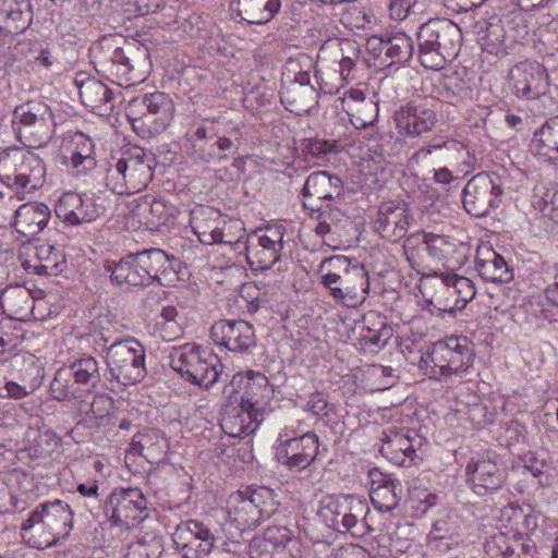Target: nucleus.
<instances>
[{"mask_svg": "<svg viewBox=\"0 0 558 558\" xmlns=\"http://www.w3.org/2000/svg\"><path fill=\"white\" fill-rule=\"evenodd\" d=\"M510 87L518 97L536 99L546 93L548 74L536 61H521L509 72Z\"/></svg>", "mask_w": 558, "mask_h": 558, "instance_id": "28", "label": "nucleus"}, {"mask_svg": "<svg viewBox=\"0 0 558 558\" xmlns=\"http://www.w3.org/2000/svg\"><path fill=\"white\" fill-rule=\"evenodd\" d=\"M303 204L314 201L335 202L343 197L344 186L338 175L329 174L327 171H316L311 173L301 191Z\"/></svg>", "mask_w": 558, "mask_h": 558, "instance_id": "34", "label": "nucleus"}, {"mask_svg": "<svg viewBox=\"0 0 558 558\" xmlns=\"http://www.w3.org/2000/svg\"><path fill=\"white\" fill-rule=\"evenodd\" d=\"M169 365L193 385L209 389L221 374L222 364L217 354L195 343L172 348Z\"/></svg>", "mask_w": 558, "mask_h": 558, "instance_id": "8", "label": "nucleus"}, {"mask_svg": "<svg viewBox=\"0 0 558 558\" xmlns=\"http://www.w3.org/2000/svg\"><path fill=\"white\" fill-rule=\"evenodd\" d=\"M126 114L137 134L150 137L162 133L171 124L175 107L169 95L155 92L131 99Z\"/></svg>", "mask_w": 558, "mask_h": 558, "instance_id": "9", "label": "nucleus"}, {"mask_svg": "<svg viewBox=\"0 0 558 558\" xmlns=\"http://www.w3.org/2000/svg\"><path fill=\"white\" fill-rule=\"evenodd\" d=\"M536 198L534 202L535 208L558 223V189H545L541 195H536Z\"/></svg>", "mask_w": 558, "mask_h": 558, "instance_id": "60", "label": "nucleus"}, {"mask_svg": "<svg viewBox=\"0 0 558 558\" xmlns=\"http://www.w3.org/2000/svg\"><path fill=\"white\" fill-rule=\"evenodd\" d=\"M465 475L471 489L482 497L501 489L507 480L502 459L492 450L473 457L465 466Z\"/></svg>", "mask_w": 558, "mask_h": 558, "instance_id": "19", "label": "nucleus"}, {"mask_svg": "<svg viewBox=\"0 0 558 558\" xmlns=\"http://www.w3.org/2000/svg\"><path fill=\"white\" fill-rule=\"evenodd\" d=\"M225 221L220 213L210 207H201L192 213L191 226L198 240L205 245L225 243L234 245V241L227 239L221 228Z\"/></svg>", "mask_w": 558, "mask_h": 558, "instance_id": "35", "label": "nucleus"}, {"mask_svg": "<svg viewBox=\"0 0 558 558\" xmlns=\"http://www.w3.org/2000/svg\"><path fill=\"white\" fill-rule=\"evenodd\" d=\"M222 395L230 403H240L244 409L264 420V412L274 396V389L268 378L253 371L246 375L235 374L228 385L225 386Z\"/></svg>", "mask_w": 558, "mask_h": 558, "instance_id": "16", "label": "nucleus"}, {"mask_svg": "<svg viewBox=\"0 0 558 558\" xmlns=\"http://www.w3.org/2000/svg\"><path fill=\"white\" fill-rule=\"evenodd\" d=\"M75 83L85 107L100 116H107L113 110V93L106 84L94 77L82 81L76 78Z\"/></svg>", "mask_w": 558, "mask_h": 558, "instance_id": "39", "label": "nucleus"}, {"mask_svg": "<svg viewBox=\"0 0 558 558\" xmlns=\"http://www.w3.org/2000/svg\"><path fill=\"white\" fill-rule=\"evenodd\" d=\"M421 292L430 306L429 312L441 318L445 314L454 317L476 294L471 279L453 272L427 278L421 286Z\"/></svg>", "mask_w": 558, "mask_h": 558, "instance_id": "5", "label": "nucleus"}, {"mask_svg": "<svg viewBox=\"0 0 558 558\" xmlns=\"http://www.w3.org/2000/svg\"><path fill=\"white\" fill-rule=\"evenodd\" d=\"M384 434L385 437L380 447L383 457L398 466H409L415 463L418 458L415 442L420 445L416 435L411 437V432L405 428H389Z\"/></svg>", "mask_w": 558, "mask_h": 558, "instance_id": "32", "label": "nucleus"}, {"mask_svg": "<svg viewBox=\"0 0 558 558\" xmlns=\"http://www.w3.org/2000/svg\"><path fill=\"white\" fill-rule=\"evenodd\" d=\"M32 0H0V32L19 35L33 22Z\"/></svg>", "mask_w": 558, "mask_h": 558, "instance_id": "36", "label": "nucleus"}, {"mask_svg": "<svg viewBox=\"0 0 558 558\" xmlns=\"http://www.w3.org/2000/svg\"><path fill=\"white\" fill-rule=\"evenodd\" d=\"M234 246L235 248L243 247L246 262L253 271L270 269L280 259L281 251L266 243H259L252 236H247L245 242L238 239L234 241Z\"/></svg>", "mask_w": 558, "mask_h": 558, "instance_id": "44", "label": "nucleus"}, {"mask_svg": "<svg viewBox=\"0 0 558 558\" xmlns=\"http://www.w3.org/2000/svg\"><path fill=\"white\" fill-rule=\"evenodd\" d=\"M362 340L365 344L383 348L392 336V328L387 325L384 317L369 313L364 317Z\"/></svg>", "mask_w": 558, "mask_h": 558, "instance_id": "55", "label": "nucleus"}, {"mask_svg": "<svg viewBox=\"0 0 558 558\" xmlns=\"http://www.w3.org/2000/svg\"><path fill=\"white\" fill-rule=\"evenodd\" d=\"M71 144V165L77 173H85L96 166L94 157V143L85 134L77 132L73 135Z\"/></svg>", "mask_w": 558, "mask_h": 558, "instance_id": "54", "label": "nucleus"}, {"mask_svg": "<svg viewBox=\"0 0 558 558\" xmlns=\"http://www.w3.org/2000/svg\"><path fill=\"white\" fill-rule=\"evenodd\" d=\"M50 209L44 203L23 204L15 211L13 226L27 240H32L48 223Z\"/></svg>", "mask_w": 558, "mask_h": 558, "instance_id": "40", "label": "nucleus"}, {"mask_svg": "<svg viewBox=\"0 0 558 558\" xmlns=\"http://www.w3.org/2000/svg\"><path fill=\"white\" fill-rule=\"evenodd\" d=\"M343 45L351 52L350 56H342L339 61V73L344 82L351 78V72L356 65V60L360 56V50L355 41H345Z\"/></svg>", "mask_w": 558, "mask_h": 558, "instance_id": "62", "label": "nucleus"}, {"mask_svg": "<svg viewBox=\"0 0 558 558\" xmlns=\"http://www.w3.org/2000/svg\"><path fill=\"white\" fill-rule=\"evenodd\" d=\"M416 37L421 64L426 69L440 70L458 56L462 32L452 21L436 19L424 23Z\"/></svg>", "mask_w": 558, "mask_h": 558, "instance_id": "4", "label": "nucleus"}, {"mask_svg": "<svg viewBox=\"0 0 558 558\" xmlns=\"http://www.w3.org/2000/svg\"><path fill=\"white\" fill-rule=\"evenodd\" d=\"M456 530L454 521L448 518H441L436 520L433 524L429 532V538L434 541L451 539L457 533Z\"/></svg>", "mask_w": 558, "mask_h": 558, "instance_id": "63", "label": "nucleus"}, {"mask_svg": "<svg viewBox=\"0 0 558 558\" xmlns=\"http://www.w3.org/2000/svg\"><path fill=\"white\" fill-rule=\"evenodd\" d=\"M349 116L355 129H366L378 118V104L371 98L362 99V101L350 107Z\"/></svg>", "mask_w": 558, "mask_h": 558, "instance_id": "58", "label": "nucleus"}, {"mask_svg": "<svg viewBox=\"0 0 558 558\" xmlns=\"http://www.w3.org/2000/svg\"><path fill=\"white\" fill-rule=\"evenodd\" d=\"M511 510L514 512L515 519H522V532L508 535L506 533H497L485 543V551L490 558H533L535 553V544L523 535L537 529V517L531 513L523 514L522 510Z\"/></svg>", "mask_w": 558, "mask_h": 558, "instance_id": "17", "label": "nucleus"}, {"mask_svg": "<svg viewBox=\"0 0 558 558\" xmlns=\"http://www.w3.org/2000/svg\"><path fill=\"white\" fill-rule=\"evenodd\" d=\"M253 414L252 411L244 409L240 403H238V407H232L231 404L222 415L220 422L221 429L231 437L250 435L263 422V418Z\"/></svg>", "mask_w": 558, "mask_h": 558, "instance_id": "43", "label": "nucleus"}, {"mask_svg": "<svg viewBox=\"0 0 558 558\" xmlns=\"http://www.w3.org/2000/svg\"><path fill=\"white\" fill-rule=\"evenodd\" d=\"M177 208L165 199L156 198L153 202L144 201L135 210V215L149 230H159L160 227L172 226Z\"/></svg>", "mask_w": 558, "mask_h": 558, "instance_id": "46", "label": "nucleus"}, {"mask_svg": "<svg viewBox=\"0 0 558 558\" xmlns=\"http://www.w3.org/2000/svg\"><path fill=\"white\" fill-rule=\"evenodd\" d=\"M475 268L478 275L490 282H509L513 279V271L505 258L492 247L480 248L475 257Z\"/></svg>", "mask_w": 558, "mask_h": 558, "instance_id": "41", "label": "nucleus"}, {"mask_svg": "<svg viewBox=\"0 0 558 558\" xmlns=\"http://www.w3.org/2000/svg\"><path fill=\"white\" fill-rule=\"evenodd\" d=\"M65 256L63 252L49 244L40 243L35 246V260H26L24 267L32 274L39 276H58L63 270Z\"/></svg>", "mask_w": 558, "mask_h": 558, "instance_id": "42", "label": "nucleus"}, {"mask_svg": "<svg viewBox=\"0 0 558 558\" xmlns=\"http://www.w3.org/2000/svg\"><path fill=\"white\" fill-rule=\"evenodd\" d=\"M504 189L496 173L480 172L473 175L463 189V206L474 217H484L497 208Z\"/></svg>", "mask_w": 558, "mask_h": 558, "instance_id": "20", "label": "nucleus"}, {"mask_svg": "<svg viewBox=\"0 0 558 558\" xmlns=\"http://www.w3.org/2000/svg\"><path fill=\"white\" fill-rule=\"evenodd\" d=\"M281 0H233L230 10L239 19L251 25H265L280 11Z\"/></svg>", "mask_w": 558, "mask_h": 558, "instance_id": "38", "label": "nucleus"}, {"mask_svg": "<svg viewBox=\"0 0 558 558\" xmlns=\"http://www.w3.org/2000/svg\"><path fill=\"white\" fill-rule=\"evenodd\" d=\"M314 66L313 59L300 54L289 61V71L294 73L293 80L284 83L281 89V101L291 106V111L308 110L317 102L316 88L311 83L310 70Z\"/></svg>", "mask_w": 558, "mask_h": 558, "instance_id": "21", "label": "nucleus"}, {"mask_svg": "<svg viewBox=\"0 0 558 558\" xmlns=\"http://www.w3.org/2000/svg\"><path fill=\"white\" fill-rule=\"evenodd\" d=\"M104 341L107 367L118 383L136 384L146 376L145 349L136 339H119L110 345L106 344V339Z\"/></svg>", "mask_w": 558, "mask_h": 558, "instance_id": "15", "label": "nucleus"}, {"mask_svg": "<svg viewBox=\"0 0 558 558\" xmlns=\"http://www.w3.org/2000/svg\"><path fill=\"white\" fill-rule=\"evenodd\" d=\"M304 209L308 211L312 219L317 221L315 232L319 235L332 233L335 232V228H339L348 221V217L344 213L331 205V203L315 206V204L311 202H305Z\"/></svg>", "mask_w": 558, "mask_h": 558, "instance_id": "50", "label": "nucleus"}, {"mask_svg": "<svg viewBox=\"0 0 558 558\" xmlns=\"http://www.w3.org/2000/svg\"><path fill=\"white\" fill-rule=\"evenodd\" d=\"M433 372L451 377L468 371L474 361V350L466 337H449L434 343L429 353Z\"/></svg>", "mask_w": 558, "mask_h": 558, "instance_id": "18", "label": "nucleus"}, {"mask_svg": "<svg viewBox=\"0 0 558 558\" xmlns=\"http://www.w3.org/2000/svg\"><path fill=\"white\" fill-rule=\"evenodd\" d=\"M104 268L110 274L111 282L120 288L149 286L137 252L128 254L118 263L107 262Z\"/></svg>", "mask_w": 558, "mask_h": 558, "instance_id": "37", "label": "nucleus"}, {"mask_svg": "<svg viewBox=\"0 0 558 558\" xmlns=\"http://www.w3.org/2000/svg\"><path fill=\"white\" fill-rule=\"evenodd\" d=\"M385 58L386 65L405 63L413 54V41L404 33H396L386 38Z\"/></svg>", "mask_w": 558, "mask_h": 558, "instance_id": "56", "label": "nucleus"}, {"mask_svg": "<svg viewBox=\"0 0 558 558\" xmlns=\"http://www.w3.org/2000/svg\"><path fill=\"white\" fill-rule=\"evenodd\" d=\"M284 233L286 228L282 225H272L266 227L262 234H253L251 236L257 239L259 243H266L279 251H282L284 245Z\"/></svg>", "mask_w": 558, "mask_h": 558, "instance_id": "61", "label": "nucleus"}, {"mask_svg": "<svg viewBox=\"0 0 558 558\" xmlns=\"http://www.w3.org/2000/svg\"><path fill=\"white\" fill-rule=\"evenodd\" d=\"M147 500L137 487L116 488L108 497L105 513L114 525H134L146 518Z\"/></svg>", "mask_w": 558, "mask_h": 558, "instance_id": "23", "label": "nucleus"}, {"mask_svg": "<svg viewBox=\"0 0 558 558\" xmlns=\"http://www.w3.org/2000/svg\"><path fill=\"white\" fill-rule=\"evenodd\" d=\"M89 408L95 417L104 418L113 408V400L107 393H98L93 397Z\"/></svg>", "mask_w": 558, "mask_h": 558, "instance_id": "64", "label": "nucleus"}, {"mask_svg": "<svg viewBox=\"0 0 558 558\" xmlns=\"http://www.w3.org/2000/svg\"><path fill=\"white\" fill-rule=\"evenodd\" d=\"M149 284L158 282L170 287L178 280L179 262L173 255H168L160 248H149L137 252Z\"/></svg>", "mask_w": 558, "mask_h": 558, "instance_id": "31", "label": "nucleus"}, {"mask_svg": "<svg viewBox=\"0 0 558 558\" xmlns=\"http://www.w3.org/2000/svg\"><path fill=\"white\" fill-rule=\"evenodd\" d=\"M463 150L464 146L459 141L435 140L417 149L409 159V163L425 178L434 169L458 162Z\"/></svg>", "mask_w": 558, "mask_h": 558, "instance_id": "26", "label": "nucleus"}, {"mask_svg": "<svg viewBox=\"0 0 558 558\" xmlns=\"http://www.w3.org/2000/svg\"><path fill=\"white\" fill-rule=\"evenodd\" d=\"M319 449L318 436L313 432L290 436L282 432L278 436L276 459L290 471L300 472L315 461Z\"/></svg>", "mask_w": 558, "mask_h": 558, "instance_id": "22", "label": "nucleus"}, {"mask_svg": "<svg viewBox=\"0 0 558 558\" xmlns=\"http://www.w3.org/2000/svg\"><path fill=\"white\" fill-rule=\"evenodd\" d=\"M241 132L230 121L203 119L192 121L184 135L186 153L196 161L226 160L238 151Z\"/></svg>", "mask_w": 558, "mask_h": 558, "instance_id": "2", "label": "nucleus"}, {"mask_svg": "<svg viewBox=\"0 0 558 558\" xmlns=\"http://www.w3.org/2000/svg\"><path fill=\"white\" fill-rule=\"evenodd\" d=\"M508 39L505 27L498 19L485 21L477 32V41L482 50L496 57L507 54Z\"/></svg>", "mask_w": 558, "mask_h": 558, "instance_id": "48", "label": "nucleus"}, {"mask_svg": "<svg viewBox=\"0 0 558 558\" xmlns=\"http://www.w3.org/2000/svg\"><path fill=\"white\" fill-rule=\"evenodd\" d=\"M497 440L510 450H523L529 446L526 427L517 420L507 421L500 425Z\"/></svg>", "mask_w": 558, "mask_h": 558, "instance_id": "57", "label": "nucleus"}, {"mask_svg": "<svg viewBox=\"0 0 558 558\" xmlns=\"http://www.w3.org/2000/svg\"><path fill=\"white\" fill-rule=\"evenodd\" d=\"M100 378L98 361L83 354L57 371L50 384V393L58 401L83 399L97 387Z\"/></svg>", "mask_w": 558, "mask_h": 558, "instance_id": "10", "label": "nucleus"}, {"mask_svg": "<svg viewBox=\"0 0 558 558\" xmlns=\"http://www.w3.org/2000/svg\"><path fill=\"white\" fill-rule=\"evenodd\" d=\"M28 292L21 286L10 287L0 294V306L9 317L24 320L32 308Z\"/></svg>", "mask_w": 558, "mask_h": 558, "instance_id": "52", "label": "nucleus"}, {"mask_svg": "<svg viewBox=\"0 0 558 558\" xmlns=\"http://www.w3.org/2000/svg\"><path fill=\"white\" fill-rule=\"evenodd\" d=\"M45 523L37 509L32 511L21 525V536L24 543L39 549L57 544V538Z\"/></svg>", "mask_w": 558, "mask_h": 558, "instance_id": "49", "label": "nucleus"}, {"mask_svg": "<svg viewBox=\"0 0 558 558\" xmlns=\"http://www.w3.org/2000/svg\"><path fill=\"white\" fill-rule=\"evenodd\" d=\"M338 142L318 137L304 138L300 143L302 154L307 158L327 159L338 150Z\"/></svg>", "mask_w": 558, "mask_h": 558, "instance_id": "59", "label": "nucleus"}, {"mask_svg": "<svg viewBox=\"0 0 558 558\" xmlns=\"http://www.w3.org/2000/svg\"><path fill=\"white\" fill-rule=\"evenodd\" d=\"M410 209L403 202H385L377 213L375 230L383 239L398 242L407 235L410 221Z\"/></svg>", "mask_w": 558, "mask_h": 558, "instance_id": "29", "label": "nucleus"}, {"mask_svg": "<svg viewBox=\"0 0 558 558\" xmlns=\"http://www.w3.org/2000/svg\"><path fill=\"white\" fill-rule=\"evenodd\" d=\"M132 448L134 452L144 457L150 464H159L166 460L169 445L163 434L150 429L134 435Z\"/></svg>", "mask_w": 558, "mask_h": 558, "instance_id": "45", "label": "nucleus"}, {"mask_svg": "<svg viewBox=\"0 0 558 558\" xmlns=\"http://www.w3.org/2000/svg\"><path fill=\"white\" fill-rule=\"evenodd\" d=\"M46 175L43 159L32 150L11 147L0 155V179L28 192L39 189Z\"/></svg>", "mask_w": 558, "mask_h": 558, "instance_id": "14", "label": "nucleus"}, {"mask_svg": "<svg viewBox=\"0 0 558 558\" xmlns=\"http://www.w3.org/2000/svg\"><path fill=\"white\" fill-rule=\"evenodd\" d=\"M36 509L57 541L70 534L73 513L68 504L61 500H54L52 502L40 504Z\"/></svg>", "mask_w": 558, "mask_h": 558, "instance_id": "47", "label": "nucleus"}, {"mask_svg": "<svg viewBox=\"0 0 558 558\" xmlns=\"http://www.w3.org/2000/svg\"><path fill=\"white\" fill-rule=\"evenodd\" d=\"M172 539L182 558H204L210 554L219 558H233V553L225 548L227 542L221 539L218 531H213L198 520L180 522L172 534Z\"/></svg>", "mask_w": 558, "mask_h": 558, "instance_id": "12", "label": "nucleus"}, {"mask_svg": "<svg viewBox=\"0 0 558 558\" xmlns=\"http://www.w3.org/2000/svg\"><path fill=\"white\" fill-rule=\"evenodd\" d=\"M26 439L28 445L25 447V452L33 460L50 458L60 445L59 438L49 430L29 429L26 433Z\"/></svg>", "mask_w": 558, "mask_h": 558, "instance_id": "53", "label": "nucleus"}, {"mask_svg": "<svg viewBox=\"0 0 558 558\" xmlns=\"http://www.w3.org/2000/svg\"><path fill=\"white\" fill-rule=\"evenodd\" d=\"M320 283L338 303L354 307L369 294V277L365 266L343 255L325 258L318 268Z\"/></svg>", "mask_w": 558, "mask_h": 558, "instance_id": "3", "label": "nucleus"}, {"mask_svg": "<svg viewBox=\"0 0 558 558\" xmlns=\"http://www.w3.org/2000/svg\"><path fill=\"white\" fill-rule=\"evenodd\" d=\"M393 121L399 134L421 137L435 129L438 116L433 104L425 99H416L397 109Z\"/></svg>", "mask_w": 558, "mask_h": 558, "instance_id": "24", "label": "nucleus"}, {"mask_svg": "<svg viewBox=\"0 0 558 558\" xmlns=\"http://www.w3.org/2000/svg\"><path fill=\"white\" fill-rule=\"evenodd\" d=\"M366 501L350 495L328 498L319 509L323 521L339 533L364 536L373 532L367 520Z\"/></svg>", "mask_w": 558, "mask_h": 558, "instance_id": "13", "label": "nucleus"}, {"mask_svg": "<svg viewBox=\"0 0 558 558\" xmlns=\"http://www.w3.org/2000/svg\"><path fill=\"white\" fill-rule=\"evenodd\" d=\"M210 338L216 345L241 354L250 353L256 345L253 326L242 319L216 322L210 328Z\"/></svg>", "mask_w": 558, "mask_h": 558, "instance_id": "27", "label": "nucleus"}, {"mask_svg": "<svg viewBox=\"0 0 558 558\" xmlns=\"http://www.w3.org/2000/svg\"><path fill=\"white\" fill-rule=\"evenodd\" d=\"M88 56L95 70L119 86L142 83L151 70L148 47L119 34L106 35L93 43Z\"/></svg>", "mask_w": 558, "mask_h": 558, "instance_id": "1", "label": "nucleus"}, {"mask_svg": "<svg viewBox=\"0 0 558 558\" xmlns=\"http://www.w3.org/2000/svg\"><path fill=\"white\" fill-rule=\"evenodd\" d=\"M57 217L70 226L94 221L99 216V206L94 197L78 193H64L56 203Z\"/></svg>", "mask_w": 558, "mask_h": 558, "instance_id": "33", "label": "nucleus"}, {"mask_svg": "<svg viewBox=\"0 0 558 558\" xmlns=\"http://www.w3.org/2000/svg\"><path fill=\"white\" fill-rule=\"evenodd\" d=\"M532 148L548 161L558 160V117L550 118L534 133Z\"/></svg>", "mask_w": 558, "mask_h": 558, "instance_id": "51", "label": "nucleus"}, {"mask_svg": "<svg viewBox=\"0 0 558 558\" xmlns=\"http://www.w3.org/2000/svg\"><path fill=\"white\" fill-rule=\"evenodd\" d=\"M156 166L151 151L135 147L108 168L106 184L119 195L138 193L151 181Z\"/></svg>", "mask_w": 558, "mask_h": 558, "instance_id": "6", "label": "nucleus"}, {"mask_svg": "<svg viewBox=\"0 0 558 558\" xmlns=\"http://www.w3.org/2000/svg\"><path fill=\"white\" fill-rule=\"evenodd\" d=\"M12 125L17 140L25 147L40 148L52 138L56 122L46 102L29 100L15 107Z\"/></svg>", "mask_w": 558, "mask_h": 558, "instance_id": "11", "label": "nucleus"}, {"mask_svg": "<svg viewBox=\"0 0 558 558\" xmlns=\"http://www.w3.org/2000/svg\"><path fill=\"white\" fill-rule=\"evenodd\" d=\"M403 251L411 267L415 268L425 262L426 257L433 262L448 259L454 251V244L445 235L418 232L405 239Z\"/></svg>", "mask_w": 558, "mask_h": 558, "instance_id": "25", "label": "nucleus"}, {"mask_svg": "<svg viewBox=\"0 0 558 558\" xmlns=\"http://www.w3.org/2000/svg\"><path fill=\"white\" fill-rule=\"evenodd\" d=\"M368 476L371 480L369 497L374 508L381 512H390L396 509L403 495L401 482L376 468L369 470Z\"/></svg>", "mask_w": 558, "mask_h": 558, "instance_id": "30", "label": "nucleus"}, {"mask_svg": "<svg viewBox=\"0 0 558 558\" xmlns=\"http://www.w3.org/2000/svg\"><path fill=\"white\" fill-rule=\"evenodd\" d=\"M277 494L268 487H247L232 494L228 501V518L236 530L245 532L270 519L279 508Z\"/></svg>", "mask_w": 558, "mask_h": 558, "instance_id": "7", "label": "nucleus"}]
</instances>
